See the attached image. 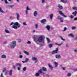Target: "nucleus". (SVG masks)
<instances>
[{
  "mask_svg": "<svg viewBox=\"0 0 77 77\" xmlns=\"http://www.w3.org/2000/svg\"><path fill=\"white\" fill-rule=\"evenodd\" d=\"M43 41H44V40L43 39V37L42 36H41L38 37L37 39V40L35 41V42L37 44H39L38 42H43Z\"/></svg>",
  "mask_w": 77,
  "mask_h": 77,
  "instance_id": "1",
  "label": "nucleus"
},
{
  "mask_svg": "<svg viewBox=\"0 0 77 77\" xmlns=\"http://www.w3.org/2000/svg\"><path fill=\"white\" fill-rule=\"evenodd\" d=\"M14 25L12 27L14 29H17L18 28L20 27V25L18 22L14 23Z\"/></svg>",
  "mask_w": 77,
  "mask_h": 77,
  "instance_id": "2",
  "label": "nucleus"
},
{
  "mask_svg": "<svg viewBox=\"0 0 77 77\" xmlns=\"http://www.w3.org/2000/svg\"><path fill=\"white\" fill-rule=\"evenodd\" d=\"M17 45L16 44V41H13L12 43L10 45V47L11 48H15L16 47Z\"/></svg>",
  "mask_w": 77,
  "mask_h": 77,
  "instance_id": "3",
  "label": "nucleus"
},
{
  "mask_svg": "<svg viewBox=\"0 0 77 77\" xmlns=\"http://www.w3.org/2000/svg\"><path fill=\"white\" fill-rule=\"evenodd\" d=\"M59 14L61 15H62V16H63V17H64L65 18H66V17H67V16L64 15L63 13L61 11H59Z\"/></svg>",
  "mask_w": 77,
  "mask_h": 77,
  "instance_id": "4",
  "label": "nucleus"
},
{
  "mask_svg": "<svg viewBox=\"0 0 77 77\" xmlns=\"http://www.w3.org/2000/svg\"><path fill=\"white\" fill-rule=\"evenodd\" d=\"M16 65L17 66H19V67H17V69L18 71H20V68H21V64L20 63H17L16 64Z\"/></svg>",
  "mask_w": 77,
  "mask_h": 77,
  "instance_id": "5",
  "label": "nucleus"
},
{
  "mask_svg": "<svg viewBox=\"0 0 77 77\" xmlns=\"http://www.w3.org/2000/svg\"><path fill=\"white\" fill-rule=\"evenodd\" d=\"M16 18L17 20H20V15L19 13H16Z\"/></svg>",
  "mask_w": 77,
  "mask_h": 77,
  "instance_id": "6",
  "label": "nucleus"
},
{
  "mask_svg": "<svg viewBox=\"0 0 77 77\" xmlns=\"http://www.w3.org/2000/svg\"><path fill=\"white\" fill-rule=\"evenodd\" d=\"M29 11H30L31 9H30V8H29L28 6H27L26 7V10L25 11V13L26 15H27L28 14V11H29Z\"/></svg>",
  "mask_w": 77,
  "mask_h": 77,
  "instance_id": "7",
  "label": "nucleus"
},
{
  "mask_svg": "<svg viewBox=\"0 0 77 77\" xmlns=\"http://www.w3.org/2000/svg\"><path fill=\"white\" fill-rule=\"evenodd\" d=\"M58 51V48H56L55 51H53L52 52V54H56V53H57V52Z\"/></svg>",
  "mask_w": 77,
  "mask_h": 77,
  "instance_id": "8",
  "label": "nucleus"
},
{
  "mask_svg": "<svg viewBox=\"0 0 77 77\" xmlns=\"http://www.w3.org/2000/svg\"><path fill=\"white\" fill-rule=\"evenodd\" d=\"M56 59H60L61 58V56L60 54H57L55 56Z\"/></svg>",
  "mask_w": 77,
  "mask_h": 77,
  "instance_id": "9",
  "label": "nucleus"
},
{
  "mask_svg": "<svg viewBox=\"0 0 77 77\" xmlns=\"http://www.w3.org/2000/svg\"><path fill=\"white\" fill-rule=\"evenodd\" d=\"M32 60H35V63H36V62H38V60H37V58H36L34 57H32Z\"/></svg>",
  "mask_w": 77,
  "mask_h": 77,
  "instance_id": "10",
  "label": "nucleus"
},
{
  "mask_svg": "<svg viewBox=\"0 0 77 77\" xmlns=\"http://www.w3.org/2000/svg\"><path fill=\"white\" fill-rule=\"evenodd\" d=\"M41 69H42V71H43L44 72H46V71H47V69L44 67H42Z\"/></svg>",
  "mask_w": 77,
  "mask_h": 77,
  "instance_id": "11",
  "label": "nucleus"
},
{
  "mask_svg": "<svg viewBox=\"0 0 77 77\" xmlns=\"http://www.w3.org/2000/svg\"><path fill=\"white\" fill-rule=\"evenodd\" d=\"M48 65L51 70H53V66H51V65L50 64H48Z\"/></svg>",
  "mask_w": 77,
  "mask_h": 77,
  "instance_id": "12",
  "label": "nucleus"
},
{
  "mask_svg": "<svg viewBox=\"0 0 77 77\" xmlns=\"http://www.w3.org/2000/svg\"><path fill=\"white\" fill-rule=\"evenodd\" d=\"M72 14L74 15V16L75 17L77 15V11L73 12Z\"/></svg>",
  "mask_w": 77,
  "mask_h": 77,
  "instance_id": "13",
  "label": "nucleus"
},
{
  "mask_svg": "<svg viewBox=\"0 0 77 77\" xmlns=\"http://www.w3.org/2000/svg\"><path fill=\"white\" fill-rule=\"evenodd\" d=\"M37 14H38V12L36 11H35L34 12L33 15L34 17H36V15H37Z\"/></svg>",
  "mask_w": 77,
  "mask_h": 77,
  "instance_id": "14",
  "label": "nucleus"
},
{
  "mask_svg": "<svg viewBox=\"0 0 77 77\" xmlns=\"http://www.w3.org/2000/svg\"><path fill=\"white\" fill-rule=\"evenodd\" d=\"M58 7L59 9H63V8L62 6L60 5L59 4L58 5Z\"/></svg>",
  "mask_w": 77,
  "mask_h": 77,
  "instance_id": "15",
  "label": "nucleus"
},
{
  "mask_svg": "<svg viewBox=\"0 0 77 77\" xmlns=\"http://www.w3.org/2000/svg\"><path fill=\"white\" fill-rule=\"evenodd\" d=\"M9 74L10 75H12V70H11L9 71Z\"/></svg>",
  "mask_w": 77,
  "mask_h": 77,
  "instance_id": "16",
  "label": "nucleus"
},
{
  "mask_svg": "<svg viewBox=\"0 0 77 77\" xmlns=\"http://www.w3.org/2000/svg\"><path fill=\"white\" fill-rule=\"evenodd\" d=\"M38 35H35L34 36V37L33 38V39H34V41H36L35 40H36V39H37V37H38Z\"/></svg>",
  "mask_w": 77,
  "mask_h": 77,
  "instance_id": "17",
  "label": "nucleus"
},
{
  "mask_svg": "<svg viewBox=\"0 0 77 77\" xmlns=\"http://www.w3.org/2000/svg\"><path fill=\"white\" fill-rule=\"evenodd\" d=\"M46 27L48 30H50V26L49 25H47L46 26Z\"/></svg>",
  "mask_w": 77,
  "mask_h": 77,
  "instance_id": "18",
  "label": "nucleus"
},
{
  "mask_svg": "<svg viewBox=\"0 0 77 77\" xmlns=\"http://www.w3.org/2000/svg\"><path fill=\"white\" fill-rule=\"evenodd\" d=\"M45 21H46V19H44L42 20L41 21V22L42 23H45Z\"/></svg>",
  "mask_w": 77,
  "mask_h": 77,
  "instance_id": "19",
  "label": "nucleus"
},
{
  "mask_svg": "<svg viewBox=\"0 0 77 77\" xmlns=\"http://www.w3.org/2000/svg\"><path fill=\"white\" fill-rule=\"evenodd\" d=\"M23 53H24L26 54V55H29V53L28 52H27L26 51H24L23 52Z\"/></svg>",
  "mask_w": 77,
  "mask_h": 77,
  "instance_id": "20",
  "label": "nucleus"
},
{
  "mask_svg": "<svg viewBox=\"0 0 77 77\" xmlns=\"http://www.w3.org/2000/svg\"><path fill=\"white\" fill-rule=\"evenodd\" d=\"M42 69H40L38 71V72L39 74H42Z\"/></svg>",
  "mask_w": 77,
  "mask_h": 77,
  "instance_id": "21",
  "label": "nucleus"
},
{
  "mask_svg": "<svg viewBox=\"0 0 77 77\" xmlns=\"http://www.w3.org/2000/svg\"><path fill=\"white\" fill-rule=\"evenodd\" d=\"M1 57L2 58H6V56L3 54L1 56Z\"/></svg>",
  "mask_w": 77,
  "mask_h": 77,
  "instance_id": "22",
  "label": "nucleus"
},
{
  "mask_svg": "<svg viewBox=\"0 0 77 77\" xmlns=\"http://www.w3.org/2000/svg\"><path fill=\"white\" fill-rule=\"evenodd\" d=\"M54 64L55 65V67H57V65H58V64L57 63V62H55Z\"/></svg>",
  "mask_w": 77,
  "mask_h": 77,
  "instance_id": "23",
  "label": "nucleus"
},
{
  "mask_svg": "<svg viewBox=\"0 0 77 77\" xmlns=\"http://www.w3.org/2000/svg\"><path fill=\"white\" fill-rule=\"evenodd\" d=\"M53 14H50V18L51 19H52L53 18Z\"/></svg>",
  "mask_w": 77,
  "mask_h": 77,
  "instance_id": "24",
  "label": "nucleus"
},
{
  "mask_svg": "<svg viewBox=\"0 0 77 77\" xmlns=\"http://www.w3.org/2000/svg\"><path fill=\"white\" fill-rule=\"evenodd\" d=\"M26 69H27V68L26 67H25L23 68V71H26Z\"/></svg>",
  "mask_w": 77,
  "mask_h": 77,
  "instance_id": "25",
  "label": "nucleus"
},
{
  "mask_svg": "<svg viewBox=\"0 0 77 77\" xmlns=\"http://www.w3.org/2000/svg\"><path fill=\"white\" fill-rule=\"evenodd\" d=\"M53 45L52 44H50L49 45V48H51L53 47Z\"/></svg>",
  "mask_w": 77,
  "mask_h": 77,
  "instance_id": "26",
  "label": "nucleus"
},
{
  "mask_svg": "<svg viewBox=\"0 0 77 77\" xmlns=\"http://www.w3.org/2000/svg\"><path fill=\"white\" fill-rule=\"evenodd\" d=\"M5 32L7 33H9V31L6 29L5 30Z\"/></svg>",
  "mask_w": 77,
  "mask_h": 77,
  "instance_id": "27",
  "label": "nucleus"
},
{
  "mask_svg": "<svg viewBox=\"0 0 77 77\" xmlns=\"http://www.w3.org/2000/svg\"><path fill=\"white\" fill-rule=\"evenodd\" d=\"M60 39H61V40H62V41H65V40L64 39H63L62 37H61V36H60Z\"/></svg>",
  "mask_w": 77,
  "mask_h": 77,
  "instance_id": "28",
  "label": "nucleus"
},
{
  "mask_svg": "<svg viewBox=\"0 0 77 77\" xmlns=\"http://www.w3.org/2000/svg\"><path fill=\"white\" fill-rule=\"evenodd\" d=\"M0 12H1L2 13H3V11L2 10V7H0Z\"/></svg>",
  "mask_w": 77,
  "mask_h": 77,
  "instance_id": "29",
  "label": "nucleus"
},
{
  "mask_svg": "<svg viewBox=\"0 0 77 77\" xmlns=\"http://www.w3.org/2000/svg\"><path fill=\"white\" fill-rule=\"evenodd\" d=\"M6 68H4L2 69L3 72H5L6 71Z\"/></svg>",
  "mask_w": 77,
  "mask_h": 77,
  "instance_id": "30",
  "label": "nucleus"
},
{
  "mask_svg": "<svg viewBox=\"0 0 77 77\" xmlns=\"http://www.w3.org/2000/svg\"><path fill=\"white\" fill-rule=\"evenodd\" d=\"M67 75L68 77H70L71 75V73H68Z\"/></svg>",
  "mask_w": 77,
  "mask_h": 77,
  "instance_id": "31",
  "label": "nucleus"
},
{
  "mask_svg": "<svg viewBox=\"0 0 77 77\" xmlns=\"http://www.w3.org/2000/svg\"><path fill=\"white\" fill-rule=\"evenodd\" d=\"M43 44H40V47H42V46H43V45H44V43H45L44 41H43Z\"/></svg>",
  "mask_w": 77,
  "mask_h": 77,
  "instance_id": "32",
  "label": "nucleus"
},
{
  "mask_svg": "<svg viewBox=\"0 0 77 77\" xmlns=\"http://www.w3.org/2000/svg\"><path fill=\"white\" fill-rule=\"evenodd\" d=\"M58 19L59 20H61V19H62V17H60V16H58L57 17Z\"/></svg>",
  "mask_w": 77,
  "mask_h": 77,
  "instance_id": "33",
  "label": "nucleus"
},
{
  "mask_svg": "<svg viewBox=\"0 0 77 77\" xmlns=\"http://www.w3.org/2000/svg\"><path fill=\"white\" fill-rule=\"evenodd\" d=\"M55 44H56V45H58V46H60V45H62V43H61L60 44H58L57 43H56Z\"/></svg>",
  "mask_w": 77,
  "mask_h": 77,
  "instance_id": "34",
  "label": "nucleus"
},
{
  "mask_svg": "<svg viewBox=\"0 0 77 77\" xmlns=\"http://www.w3.org/2000/svg\"><path fill=\"white\" fill-rule=\"evenodd\" d=\"M76 29V27L75 26H72V30H74V29Z\"/></svg>",
  "mask_w": 77,
  "mask_h": 77,
  "instance_id": "35",
  "label": "nucleus"
},
{
  "mask_svg": "<svg viewBox=\"0 0 77 77\" xmlns=\"http://www.w3.org/2000/svg\"><path fill=\"white\" fill-rule=\"evenodd\" d=\"M35 76H36L37 77H38V76H39V74L38 73V72L37 73L35 74Z\"/></svg>",
  "mask_w": 77,
  "mask_h": 77,
  "instance_id": "36",
  "label": "nucleus"
},
{
  "mask_svg": "<svg viewBox=\"0 0 77 77\" xmlns=\"http://www.w3.org/2000/svg\"><path fill=\"white\" fill-rule=\"evenodd\" d=\"M15 5H9L8 6L9 7H10L11 8H13V7H14V6Z\"/></svg>",
  "mask_w": 77,
  "mask_h": 77,
  "instance_id": "37",
  "label": "nucleus"
},
{
  "mask_svg": "<svg viewBox=\"0 0 77 77\" xmlns=\"http://www.w3.org/2000/svg\"><path fill=\"white\" fill-rule=\"evenodd\" d=\"M46 38L47 40V41L48 42V43H50V39H49V38Z\"/></svg>",
  "mask_w": 77,
  "mask_h": 77,
  "instance_id": "38",
  "label": "nucleus"
},
{
  "mask_svg": "<svg viewBox=\"0 0 77 77\" xmlns=\"http://www.w3.org/2000/svg\"><path fill=\"white\" fill-rule=\"evenodd\" d=\"M29 58H26L25 59V62H28V61H29Z\"/></svg>",
  "mask_w": 77,
  "mask_h": 77,
  "instance_id": "39",
  "label": "nucleus"
},
{
  "mask_svg": "<svg viewBox=\"0 0 77 77\" xmlns=\"http://www.w3.org/2000/svg\"><path fill=\"white\" fill-rule=\"evenodd\" d=\"M66 67H63L62 68H63V70L64 71H65V69H66Z\"/></svg>",
  "mask_w": 77,
  "mask_h": 77,
  "instance_id": "40",
  "label": "nucleus"
},
{
  "mask_svg": "<svg viewBox=\"0 0 77 77\" xmlns=\"http://www.w3.org/2000/svg\"><path fill=\"white\" fill-rule=\"evenodd\" d=\"M19 58L20 59H22L23 58V56L21 55H20L19 56Z\"/></svg>",
  "mask_w": 77,
  "mask_h": 77,
  "instance_id": "41",
  "label": "nucleus"
},
{
  "mask_svg": "<svg viewBox=\"0 0 77 77\" xmlns=\"http://www.w3.org/2000/svg\"><path fill=\"white\" fill-rule=\"evenodd\" d=\"M13 68L14 69H15V68H16V67L15 66H14V65H13Z\"/></svg>",
  "mask_w": 77,
  "mask_h": 77,
  "instance_id": "42",
  "label": "nucleus"
},
{
  "mask_svg": "<svg viewBox=\"0 0 77 77\" xmlns=\"http://www.w3.org/2000/svg\"><path fill=\"white\" fill-rule=\"evenodd\" d=\"M69 36H72V37H73L74 36V35H72V34H70L69 35Z\"/></svg>",
  "mask_w": 77,
  "mask_h": 77,
  "instance_id": "43",
  "label": "nucleus"
},
{
  "mask_svg": "<svg viewBox=\"0 0 77 77\" xmlns=\"http://www.w3.org/2000/svg\"><path fill=\"white\" fill-rule=\"evenodd\" d=\"M74 39L75 41H77V36L74 38Z\"/></svg>",
  "mask_w": 77,
  "mask_h": 77,
  "instance_id": "44",
  "label": "nucleus"
},
{
  "mask_svg": "<svg viewBox=\"0 0 77 77\" xmlns=\"http://www.w3.org/2000/svg\"><path fill=\"white\" fill-rule=\"evenodd\" d=\"M73 9L74 10H77V7H73Z\"/></svg>",
  "mask_w": 77,
  "mask_h": 77,
  "instance_id": "45",
  "label": "nucleus"
},
{
  "mask_svg": "<svg viewBox=\"0 0 77 77\" xmlns=\"http://www.w3.org/2000/svg\"><path fill=\"white\" fill-rule=\"evenodd\" d=\"M60 23H62L63 22V20H62V19H60Z\"/></svg>",
  "mask_w": 77,
  "mask_h": 77,
  "instance_id": "46",
  "label": "nucleus"
},
{
  "mask_svg": "<svg viewBox=\"0 0 77 77\" xmlns=\"http://www.w3.org/2000/svg\"><path fill=\"white\" fill-rule=\"evenodd\" d=\"M67 29V28H66V27H64L63 32H65V30H66Z\"/></svg>",
  "mask_w": 77,
  "mask_h": 77,
  "instance_id": "47",
  "label": "nucleus"
},
{
  "mask_svg": "<svg viewBox=\"0 0 77 77\" xmlns=\"http://www.w3.org/2000/svg\"><path fill=\"white\" fill-rule=\"evenodd\" d=\"M70 18L71 19H72V18H74V16H73L72 15H71L70 16Z\"/></svg>",
  "mask_w": 77,
  "mask_h": 77,
  "instance_id": "48",
  "label": "nucleus"
},
{
  "mask_svg": "<svg viewBox=\"0 0 77 77\" xmlns=\"http://www.w3.org/2000/svg\"><path fill=\"white\" fill-rule=\"evenodd\" d=\"M5 2V3H6V4H7V3H8V1H7V0H4Z\"/></svg>",
  "mask_w": 77,
  "mask_h": 77,
  "instance_id": "49",
  "label": "nucleus"
},
{
  "mask_svg": "<svg viewBox=\"0 0 77 77\" xmlns=\"http://www.w3.org/2000/svg\"><path fill=\"white\" fill-rule=\"evenodd\" d=\"M46 77H50V75L48 74H47L46 75Z\"/></svg>",
  "mask_w": 77,
  "mask_h": 77,
  "instance_id": "50",
  "label": "nucleus"
},
{
  "mask_svg": "<svg viewBox=\"0 0 77 77\" xmlns=\"http://www.w3.org/2000/svg\"><path fill=\"white\" fill-rule=\"evenodd\" d=\"M74 71H77V69H73Z\"/></svg>",
  "mask_w": 77,
  "mask_h": 77,
  "instance_id": "51",
  "label": "nucleus"
},
{
  "mask_svg": "<svg viewBox=\"0 0 77 77\" xmlns=\"http://www.w3.org/2000/svg\"><path fill=\"white\" fill-rule=\"evenodd\" d=\"M41 74H42L43 75H44V74H45V73L42 71Z\"/></svg>",
  "mask_w": 77,
  "mask_h": 77,
  "instance_id": "52",
  "label": "nucleus"
},
{
  "mask_svg": "<svg viewBox=\"0 0 77 77\" xmlns=\"http://www.w3.org/2000/svg\"><path fill=\"white\" fill-rule=\"evenodd\" d=\"M74 20L75 21H77V17H76L74 19Z\"/></svg>",
  "mask_w": 77,
  "mask_h": 77,
  "instance_id": "53",
  "label": "nucleus"
},
{
  "mask_svg": "<svg viewBox=\"0 0 77 77\" xmlns=\"http://www.w3.org/2000/svg\"><path fill=\"white\" fill-rule=\"evenodd\" d=\"M19 42H21V39H19L18 40Z\"/></svg>",
  "mask_w": 77,
  "mask_h": 77,
  "instance_id": "54",
  "label": "nucleus"
},
{
  "mask_svg": "<svg viewBox=\"0 0 77 77\" xmlns=\"http://www.w3.org/2000/svg\"><path fill=\"white\" fill-rule=\"evenodd\" d=\"M38 25L37 24H36L35 25V26L36 27L35 28H36V29H37V28H38Z\"/></svg>",
  "mask_w": 77,
  "mask_h": 77,
  "instance_id": "55",
  "label": "nucleus"
},
{
  "mask_svg": "<svg viewBox=\"0 0 77 77\" xmlns=\"http://www.w3.org/2000/svg\"><path fill=\"white\" fill-rule=\"evenodd\" d=\"M23 25H27V24H26V22H23Z\"/></svg>",
  "mask_w": 77,
  "mask_h": 77,
  "instance_id": "56",
  "label": "nucleus"
},
{
  "mask_svg": "<svg viewBox=\"0 0 77 77\" xmlns=\"http://www.w3.org/2000/svg\"><path fill=\"white\" fill-rule=\"evenodd\" d=\"M45 0H42V3H44V2H45Z\"/></svg>",
  "mask_w": 77,
  "mask_h": 77,
  "instance_id": "57",
  "label": "nucleus"
},
{
  "mask_svg": "<svg viewBox=\"0 0 77 77\" xmlns=\"http://www.w3.org/2000/svg\"><path fill=\"white\" fill-rule=\"evenodd\" d=\"M27 43L28 44H31V42H30L29 41H28Z\"/></svg>",
  "mask_w": 77,
  "mask_h": 77,
  "instance_id": "58",
  "label": "nucleus"
},
{
  "mask_svg": "<svg viewBox=\"0 0 77 77\" xmlns=\"http://www.w3.org/2000/svg\"><path fill=\"white\" fill-rule=\"evenodd\" d=\"M1 77H3V73H1Z\"/></svg>",
  "mask_w": 77,
  "mask_h": 77,
  "instance_id": "59",
  "label": "nucleus"
},
{
  "mask_svg": "<svg viewBox=\"0 0 77 77\" xmlns=\"http://www.w3.org/2000/svg\"><path fill=\"white\" fill-rule=\"evenodd\" d=\"M13 24H14V23L12 22L10 24V26H12Z\"/></svg>",
  "mask_w": 77,
  "mask_h": 77,
  "instance_id": "60",
  "label": "nucleus"
},
{
  "mask_svg": "<svg viewBox=\"0 0 77 77\" xmlns=\"http://www.w3.org/2000/svg\"><path fill=\"white\" fill-rule=\"evenodd\" d=\"M10 19H12V18H13V17L11 16V17H10Z\"/></svg>",
  "mask_w": 77,
  "mask_h": 77,
  "instance_id": "61",
  "label": "nucleus"
},
{
  "mask_svg": "<svg viewBox=\"0 0 77 77\" xmlns=\"http://www.w3.org/2000/svg\"><path fill=\"white\" fill-rule=\"evenodd\" d=\"M74 51H75V52H77V49H75L74 50Z\"/></svg>",
  "mask_w": 77,
  "mask_h": 77,
  "instance_id": "62",
  "label": "nucleus"
},
{
  "mask_svg": "<svg viewBox=\"0 0 77 77\" xmlns=\"http://www.w3.org/2000/svg\"><path fill=\"white\" fill-rule=\"evenodd\" d=\"M65 1L63 0H61V2H63V3H64Z\"/></svg>",
  "mask_w": 77,
  "mask_h": 77,
  "instance_id": "63",
  "label": "nucleus"
},
{
  "mask_svg": "<svg viewBox=\"0 0 77 77\" xmlns=\"http://www.w3.org/2000/svg\"><path fill=\"white\" fill-rule=\"evenodd\" d=\"M66 47H69V46H68V45H67V44H66Z\"/></svg>",
  "mask_w": 77,
  "mask_h": 77,
  "instance_id": "64",
  "label": "nucleus"
}]
</instances>
